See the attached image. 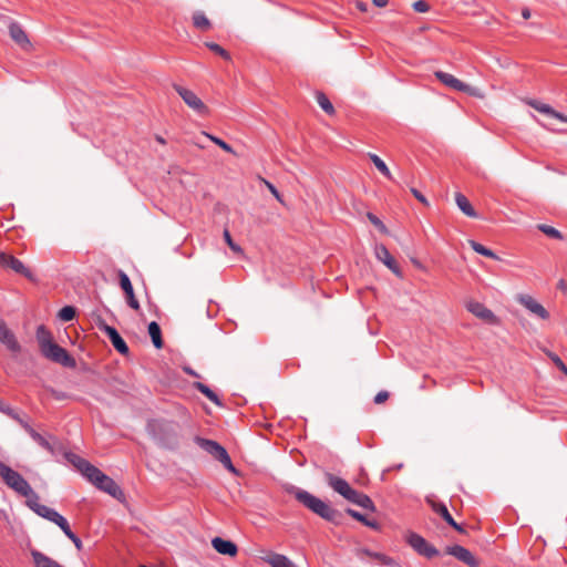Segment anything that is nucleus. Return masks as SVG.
Wrapping results in <instances>:
<instances>
[{"mask_svg": "<svg viewBox=\"0 0 567 567\" xmlns=\"http://www.w3.org/2000/svg\"><path fill=\"white\" fill-rule=\"evenodd\" d=\"M289 492L301 505L322 519L334 525L342 524L343 514L330 506L329 503L299 487L293 486Z\"/></svg>", "mask_w": 567, "mask_h": 567, "instance_id": "f257e3e1", "label": "nucleus"}, {"mask_svg": "<svg viewBox=\"0 0 567 567\" xmlns=\"http://www.w3.org/2000/svg\"><path fill=\"white\" fill-rule=\"evenodd\" d=\"M146 432L155 443L166 450L179 446V424L166 419H152L146 424Z\"/></svg>", "mask_w": 567, "mask_h": 567, "instance_id": "f03ea898", "label": "nucleus"}, {"mask_svg": "<svg viewBox=\"0 0 567 567\" xmlns=\"http://www.w3.org/2000/svg\"><path fill=\"white\" fill-rule=\"evenodd\" d=\"M37 338L40 351L44 358L55 363L62 364L65 368L75 367V359L70 355L64 348L53 342L50 333L45 331L43 326L38 328Z\"/></svg>", "mask_w": 567, "mask_h": 567, "instance_id": "7ed1b4c3", "label": "nucleus"}, {"mask_svg": "<svg viewBox=\"0 0 567 567\" xmlns=\"http://www.w3.org/2000/svg\"><path fill=\"white\" fill-rule=\"evenodd\" d=\"M195 442L205 452H207L215 460L220 462L225 466V468H227L231 473H236V468L231 462V458H230L228 452L218 442L209 440V439H204L200 436H196Z\"/></svg>", "mask_w": 567, "mask_h": 567, "instance_id": "20e7f679", "label": "nucleus"}, {"mask_svg": "<svg viewBox=\"0 0 567 567\" xmlns=\"http://www.w3.org/2000/svg\"><path fill=\"white\" fill-rule=\"evenodd\" d=\"M0 477L16 493L27 495L32 493V487L28 481L17 471L0 462Z\"/></svg>", "mask_w": 567, "mask_h": 567, "instance_id": "39448f33", "label": "nucleus"}, {"mask_svg": "<svg viewBox=\"0 0 567 567\" xmlns=\"http://www.w3.org/2000/svg\"><path fill=\"white\" fill-rule=\"evenodd\" d=\"M86 480L92 483L99 489L107 493L109 495L116 497L118 494H122L120 486L115 483L113 478L105 475L102 471H100L96 466L89 474Z\"/></svg>", "mask_w": 567, "mask_h": 567, "instance_id": "423d86ee", "label": "nucleus"}, {"mask_svg": "<svg viewBox=\"0 0 567 567\" xmlns=\"http://www.w3.org/2000/svg\"><path fill=\"white\" fill-rule=\"evenodd\" d=\"M176 93L182 97V100L185 102V104L192 109L196 114L200 116H207L209 115V109L207 105L197 96V94L186 89L182 85L174 84L173 85Z\"/></svg>", "mask_w": 567, "mask_h": 567, "instance_id": "0eeeda50", "label": "nucleus"}, {"mask_svg": "<svg viewBox=\"0 0 567 567\" xmlns=\"http://www.w3.org/2000/svg\"><path fill=\"white\" fill-rule=\"evenodd\" d=\"M406 542L419 555L424 556L427 559H432L440 555V551L433 545L416 533H409Z\"/></svg>", "mask_w": 567, "mask_h": 567, "instance_id": "6e6552de", "label": "nucleus"}, {"mask_svg": "<svg viewBox=\"0 0 567 567\" xmlns=\"http://www.w3.org/2000/svg\"><path fill=\"white\" fill-rule=\"evenodd\" d=\"M0 267L4 270H12L29 280H34L32 271L21 260L6 251H0Z\"/></svg>", "mask_w": 567, "mask_h": 567, "instance_id": "1a4fd4ad", "label": "nucleus"}, {"mask_svg": "<svg viewBox=\"0 0 567 567\" xmlns=\"http://www.w3.org/2000/svg\"><path fill=\"white\" fill-rule=\"evenodd\" d=\"M434 76L444 85L457 91L468 93L470 95H477L476 89L456 79L454 75L444 72L435 71Z\"/></svg>", "mask_w": 567, "mask_h": 567, "instance_id": "9d476101", "label": "nucleus"}, {"mask_svg": "<svg viewBox=\"0 0 567 567\" xmlns=\"http://www.w3.org/2000/svg\"><path fill=\"white\" fill-rule=\"evenodd\" d=\"M374 254L379 261L385 265L396 277L402 278L403 274L389 249L383 244H377Z\"/></svg>", "mask_w": 567, "mask_h": 567, "instance_id": "9b49d317", "label": "nucleus"}, {"mask_svg": "<svg viewBox=\"0 0 567 567\" xmlns=\"http://www.w3.org/2000/svg\"><path fill=\"white\" fill-rule=\"evenodd\" d=\"M517 301L532 315L540 319H547L549 316L548 311L534 297L529 295H518Z\"/></svg>", "mask_w": 567, "mask_h": 567, "instance_id": "f8f14e48", "label": "nucleus"}, {"mask_svg": "<svg viewBox=\"0 0 567 567\" xmlns=\"http://www.w3.org/2000/svg\"><path fill=\"white\" fill-rule=\"evenodd\" d=\"M97 322L105 330V332H106V334H107L112 346L114 347V349L117 352H120L121 354H127L130 349H128L126 342L124 341V339L118 333V331L114 327L105 324V321H97Z\"/></svg>", "mask_w": 567, "mask_h": 567, "instance_id": "ddd939ff", "label": "nucleus"}, {"mask_svg": "<svg viewBox=\"0 0 567 567\" xmlns=\"http://www.w3.org/2000/svg\"><path fill=\"white\" fill-rule=\"evenodd\" d=\"M0 342L12 353H19L21 346L14 333L6 326L4 321H0Z\"/></svg>", "mask_w": 567, "mask_h": 567, "instance_id": "4468645a", "label": "nucleus"}, {"mask_svg": "<svg viewBox=\"0 0 567 567\" xmlns=\"http://www.w3.org/2000/svg\"><path fill=\"white\" fill-rule=\"evenodd\" d=\"M446 554L455 557L460 561L466 564L470 567H477V561L473 554L461 545H453L446 547Z\"/></svg>", "mask_w": 567, "mask_h": 567, "instance_id": "2eb2a0df", "label": "nucleus"}, {"mask_svg": "<svg viewBox=\"0 0 567 567\" xmlns=\"http://www.w3.org/2000/svg\"><path fill=\"white\" fill-rule=\"evenodd\" d=\"M65 460L72 464L85 478L89 476V474L93 471L95 467L92 465L89 461L81 457L80 455L73 453V452H65L64 453Z\"/></svg>", "mask_w": 567, "mask_h": 567, "instance_id": "dca6fc26", "label": "nucleus"}, {"mask_svg": "<svg viewBox=\"0 0 567 567\" xmlns=\"http://www.w3.org/2000/svg\"><path fill=\"white\" fill-rule=\"evenodd\" d=\"M327 483L334 492L339 493L344 498L349 497L354 489L346 480L334 476L333 474H327Z\"/></svg>", "mask_w": 567, "mask_h": 567, "instance_id": "f3484780", "label": "nucleus"}, {"mask_svg": "<svg viewBox=\"0 0 567 567\" xmlns=\"http://www.w3.org/2000/svg\"><path fill=\"white\" fill-rule=\"evenodd\" d=\"M120 285H121V288L123 289V291L125 293V298H126L127 305L131 308H133V309H138V301L135 298L134 289H133V285L131 282V279L123 271L120 272Z\"/></svg>", "mask_w": 567, "mask_h": 567, "instance_id": "a211bd4d", "label": "nucleus"}, {"mask_svg": "<svg viewBox=\"0 0 567 567\" xmlns=\"http://www.w3.org/2000/svg\"><path fill=\"white\" fill-rule=\"evenodd\" d=\"M213 548L223 555L235 556L238 551L236 544L221 537H215L212 540Z\"/></svg>", "mask_w": 567, "mask_h": 567, "instance_id": "6ab92c4d", "label": "nucleus"}, {"mask_svg": "<svg viewBox=\"0 0 567 567\" xmlns=\"http://www.w3.org/2000/svg\"><path fill=\"white\" fill-rule=\"evenodd\" d=\"M9 33L12 40L22 48L31 45L29 38L22 27L18 22L9 24Z\"/></svg>", "mask_w": 567, "mask_h": 567, "instance_id": "aec40b11", "label": "nucleus"}, {"mask_svg": "<svg viewBox=\"0 0 567 567\" xmlns=\"http://www.w3.org/2000/svg\"><path fill=\"white\" fill-rule=\"evenodd\" d=\"M346 499L364 508V509H369V511L375 509L372 499L368 495H365L357 489H353L352 493L349 495V497H347Z\"/></svg>", "mask_w": 567, "mask_h": 567, "instance_id": "412c9836", "label": "nucleus"}, {"mask_svg": "<svg viewBox=\"0 0 567 567\" xmlns=\"http://www.w3.org/2000/svg\"><path fill=\"white\" fill-rule=\"evenodd\" d=\"M24 431L30 435V437L39 445L41 446L42 449H44L45 451L50 452L51 454L54 453V447L53 445L50 443V441L43 436L42 434H40L39 432H37L31 425H24Z\"/></svg>", "mask_w": 567, "mask_h": 567, "instance_id": "4be33fe9", "label": "nucleus"}, {"mask_svg": "<svg viewBox=\"0 0 567 567\" xmlns=\"http://www.w3.org/2000/svg\"><path fill=\"white\" fill-rule=\"evenodd\" d=\"M455 203H456L457 207L460 208V210L467 217H471V218L477 217L476 210L473 208V206L471 205V203L468 202L467 197L464 194L456 193L455 194Z\"/></svg>", "mask_w": 567, "mask_h": 567, "instance_id": "5701e85b", "label": "nucleus"}, {"mask_svg": "<svg viewBox=\"0 0 567 567\" xmlns=\"http://www.w3.org/2000/svg\"><path fill=\"white\" fill-rule=\"evenodd\" d=\"M31 556L35 567H63L58 561L37 549L31 550Z\"/></svg>", "mask_w": 567, "mask_h": 567, "instance_id": "b1692460", "label": "nucleus"}, {"mask_svg": "<svg viewBox=\"0 0 567 567\" xmlns=\"http://www.w3.org/2000/svg\"><path fill=\"white\" fill-rule=\"evenodd\" d=\"M264 560L271 567H298L287 556L277 553L270 554Z\"/></svg>", "mask_w": 567, "mask_h": 567, "instance_id": "393cba45", "label": "nucleus"}, {"mask_svg": "<svg viewBox=\"0 0 567 567\" xmlns=\"http://www.w3.org/2000/svg\"><path fill=\"white\" fill-rule=\"evenodd\" d=\"M151 340L156 349H162L164 346V341L162 338V329L158 326L157 321H150L147 328Z\"/></svg>", "mask_w": 567, "mask_h": 567, "instance_id": "a878e982", "label": "nucleus"}, {"mask_svg": "<svg viewBox=\"0 0 567 567\" xmlns=\"http://www.w3.org/2000/svg\"><path fill=\"white\" fill-rule=\"evenodd\" d=\"M467 309L471 313L480 319H495L492 311H489L487 308H485L484 305L480 302H468Z\"/></svg>", "mask_w": 567, "mask_h": 567, "instance_id": "bb28decb", "label": "nucleus"}, {"mask_svg": "<svg viewBox=\"0 0 567 567\" xmlns=\"http://www.w3.org/2000/svg\"><path fill=\"white\" fill-rule=\"evenodd\" d=\"M40 509L42 512L39 516L54 523L59 527L62 526L66 522L65 517H63L61 514H59L55 509H53L51 507L47 506L45 508H40Z\"/></svg>", "mask_w": 567, "mask_h": 567, "instance_id": "cd10ccee", "label": "nucleus"}, {"mask_svg": "<svg viewBox=\"0 0 567 567\" xmlns=\"http://www.w3.org/2000/svg\"><path fill=\"white\" fill-rule=\"evenodd\" d=\"M368 156L371 159V162L374 164V166L378 168V171L385 178H388L390 181L393 179L392 174H391L388 165L385 164V162L381 157H379L377 154H373V153H369Z\"/></svg>", "mask_w": 567, "mask_h": 567, "instance_id": "c85d7f7f", "label": "nucleus"}, {"mask_svg": "<svg viewBox=\"0 0 567 567\" xmlns=\"http://www.w3.org/2000/svg\"><path fill=\"white\" fill-rule=\"evenodd\" d=\"M432 509L437 514L440 515L444 522L449 525V523H451L454 518L452 517V515L450 514L446 505L442 502H433V501H429Z\"/></svg>", "mask_w": 567, "mask_h": 567, "instance_id": "c756f323", "label": "nucleus"}, {"mask_svg": "<svg viewBox=\"0 0 567 567\" xmlns=\"http://www.w3.org/2000/svg\"><path fill=\"white\" fill-rule=\"evenodd\" d=\"M196 390H198L202 394H204L209 401L215 403L216 405H221V401L218 395L206 384L202 382L194 383Z\"/></svg>", "mask_w": 567, "mask_h": 567, "instance_id": "7c9ffc66", "label": "nucleus"}, {"mask_svg": "<svg viewBox=\"0 0 567 567\" xmlns=\"http://www.w3.org/2000/svg\"><path fill=\"white\" fill-rule=\"evenodd\" d=\"M24 497H27V505L30 509H32L35 514L40 515L41 514V509L40 508H45L47 506L45 505H42L39 503V495L32 489V493L31 494H27V495H23Z\"/></svg>", "mask_w": 567, "mask_h": 567, "instance_id": "2f4dec72", "label": "nucleus"}, {"mask_svg": "<svg viewBox=\"0 0 567 567\" xmlns=\"http://www.w3.org/2000/svg\"><path fill=\"white\" fill-rule=\"evenodd\" d=\"M470 246L475 252H477L482 256H485V257H488V258H492L495 260H499V257L493 250H491L489 248H486L485 246H483L482 244H480L475 240H470Z\"/></svg>", "mask_w": 567, "mask_h": 567, "instance_id": "473e14b6", "label": "nucleus"}, {"mask_svg": "<svg viewBox=\"0 0 567 567\" xmlns=\"http://www.w3.org/2000/svg\"><path fill=\"white\" fill-rule=\"evenodd\" d=\"M346 513L349 516H351L352 518H354L355 520L361 522L363 525H365L368 527L378 528L377 522L368 519L365 515L361 514L360 512H358L355 509L347 508Z\"/></svg>", "mask_w": 567, "mask_h": 567, "instance_id": "72a5a7b5", "label": "nucleus"}, {"mask_svg": "<svg viewBox=\"0 0 567 567\" xmlns=\"http://www.w3.org/2000/svg\"><path fill=\"white\" fill-rule=\"evenodd\" d=\"M362 554L373 558V559H378L381 564L385 565V566H395V561L393 558L384 555V554H381V553H374V551H371L370 549H362Z\"/></svg>", "mask_w": 567, "mask_h": 567, "instance_id": "f704fd0d", "label": "nucleus"}, {"mask_svg": "<svg viewBox=\"0 0 567 567\" xmlns=\"http://www.w3.org/2000/svg\"><path fill=\"white\" fill-rule=\"evenodd\" d=\"M193 23L197 29L208 30L210 28V21L207 19L204 12L196 11L193 14Z\"/></svg>", "mask_w": 567, "mask_h": 567, "instance_id": "c9c22d12", "label": "nucleus"}, {"mask_svg": "<svg viewBox=\"0 0 567 567\" xmlns=\"http://www.w3.org/2000/svg\"><path fill=\"white\" fill-rule=\"evenodd\" d=\"M316 99L320 107L329 115L334 113V107L328 96L322 92L316 93Z\"/></svg>", "mask_w": 567, "mask_h": 567, "instance_id": "e433bc0d", "label": "nucleus"}, {"mask_svg": "<svg viewBox=\"0 0 567 567\" xmlns=\"http://www.w3.org/2000/svg\"><path fill=\"white\" fill-rule=\"evenodd\" d=\"M60 528L62 529V532L64 533V535L74 544V546L76 547L78 550H81L82 549V540L79 536H76L70 525H69V522L66 520L62 526H60Z\"/></svg>", "mask_w": 567, "mask_h": 567, "instance_id": "4c0bfd02", "label": "nucleus"}, {"mask_svg": "<svg viewBox=\"0 0 567 567\" xmlns=\"http://www.w3.org/2000/svg\"><path fill=\"white\" fill-rule=\"evenodd\" d=\"M206 48L213 51L215 54L221 56L224 60L229 61L231 59L230 53L226 51L223 47L215 42H206Z\"/></svg>", "mask_w": 567, "mask_h": 567, "instance_id": "58836bf2", "label": "nucleus"}, {"mask_svg": "<svg viewBox=\"0 0 567 567\" xmlns=\"http://www.w3.org/2000/svg\"><path fill=\"white\" fill-rule=\"evenodd\" d=\"M537 228L550 238L559 240L563 239V234L553 226L540 224L537 226Z\"/></svg>", "mask_w": 567, "mask_h": 567, "instance_id": "ea45409f", "label": "nucleus"}, {"mask_svg": "<svg viewBox=\"0 0 567 567\" xmlns=\"http://www.w3.org/2000/svg\"><path fill=\"white\" fill-rule=\"evenodd\" d=\"M76 316V309L73 306H64L56 313L55 319H74Z\"/></svg>", "mask_w": 567, "mask_h": 567, "instance_id": "a19ab883", "label": "nucleus"}, {"mask_svg": "<svg viewBox=\"0 0 567 567\" xmlns=\"http://www.w3.org/2000/svg\"><path fill=\"white\" fill-rule=\"evenodd\" d=\"M223 236H224V239H225L226 244L228 245V247H229L234 252H236V254H240V252H243L241 247L233 240L231 235H230V233H229V230H228V229H225V230H224Z\"/></svg>", "mask_w": 567, "mask_h": 567, "instance_id": "79ce46f5", "label": "nucleus"}, {"mask_svg": "<svg viewBox=\"0 0 567 567\" xmlns=\"http://www.w3.org/2000/svg\"><path fill=\"white\" fill-rule=\"evenodd\" d=\"M6 415L18 422L23 430L24 425H30V423L21 417L20 414L11 406L7 409Z\"/></svg>", "mask_w": 567, "mask_h": 567, "instance_id": "37998d69", "label": "nucleus"}, {"mask_svg": "<svg viewBox=\"0 0 567 567\" xmlns=\"http://www.w3.org/2000/svg\"><path fill=\"white\" fill-rule=\"evenodd\" d=\"M529 105L535 109L536 111H538L539 113H543V114H546V115H549V113H551V106L548 105V104H545V103H542V102H538V101H530L529 102Z\"/></svg>", "mask_w": 567, "mask_h": 567, "instance_id": "c03bdc74", "label": "nucleus"}, {"mask_svg": "<svg viewBox=\"0 0 567 567\" xmlns=\"http://www.w3.org/2000/svg\"><path fill=\"white\" fill-rule=\"evenodd\" d=\"M207 136L216 144L218 145L221 150H224L225 152L227 153H234V150L233 147L226 143L225 141H223L221 138L219 137H216V136H213V135H209L207 134Z\"/></svg>", "mask_w": 567, "mask_h": 567, "instance_id": "a18cd8bd", "label": "nucleus"}, {"mask_svg": "<svg viewBox=\"0 0 567 567\" xmlns=\"http://www.w3.org/2000/svg\"><path fill=\"white\" fill-rule=\"evenodd\" d=\"M554 364L565 374L567 375V365L563 362V360L555 353L548 354Z\"/></svg>", "mask_w": 567, "mask_h": 567, "instance_id": "49530a36", "label": "nucleus"}, {"mask_svg": "<svg viewBox=\"0 0 567 567\" xmlns=\"http://www.w3.org/2000/svg\"><path fill=\"white\" fill-rule=\"evenodd\" d=\"M413 9L416 12L424 13L430 10V4L425 0H417L413 3Z\"/></svg>", "mask_w": 567, "mask_h": 567, "instance_id": "de8ad7c7", "label": "nucleus"}, {"mask_svg": "<svg viewBox=\"0 0 567 567\" xmlns=\"http://www.w3.org/2000/svg\"><path fill=\"white\" fill-rule=\"evenodd\" d=\"M367 217L368 219L374 225L377 226L378 228H380L381 230H385V226L384 224L379 219L378 216H375L374 214L372 213H368L367 214Z\"/></svg>", "mask_w": 567, "mask_h": 567, "instance_id": "09e8293b", "label": "nucleus"}, {"mask_svg": "<svg viewBox=\"0 0 567 567\" xmlns=\"http://www.w3.org/2000/svg\"><path fill=\"white\" fill-rule=\"evenodd\" d=\"M410 190H411L412 195H413V196H414V197H415L420 203H422V204H423V205H425V206H429V205H430V204H429V200L425 198V196H424L420 190H417V189H416V188H414V187H411V189H410Z\"/></svg>", "mask_w": 567, "mask_h": 567, "instance_id": "8fccbe9b", "label": "nucleus"}, {"mask_svg": "<svg viewBox=\"0 0 567 567\" xmlns=\"http://www.w3.org/2000/svg\"><path fill=\"white\" fill-rule=\"evenodd\" d=\"M265 184L267 186V188L270 190V193L279 200V202H282L281 199V196L278 192V189L276 188V186L274 184H271L270 182L268 181H265Z\"/></svg>", "mask_w": 567, "mask_h": 567, "instance_id": "3c124183", "label": "nucleus"}, {"mask_svg": "<svg viewBox=\"0 0 567 567\" xmlns=\"http://www.w3.org/2000/svg\"><path fill=\"white\" fill-rule=\"evenodd\" d=\"M389 398V393L386 391H380L375 396H374V403L375 404H381L383 402H385Z\"/></svg>", "mask_w": 567, "mask_h": 567, "instance_id": "603ef678", "label": "nucleus"}, {"mask_svg": "<svg viewBox=\"0 0 567 567\" xmlns=\"http://www.w3.org/2000/svg\"><path fill=\"white\" fill-rule=\"evenodd\" d=\"M550 117H554L560 122H564V123H567V115L560 113V112H557L556 110L551 109V113H549Z\"/></svg>", "mask_w": 567, "mask_h": 567, "instance_id": "864d4df0", "label": "nucleus"}, {"mask_svg": "<svg viewBox=\"0 0 567 567\" xmlns=\"http://www.w3.org/2000/svg\"><path fill=\"white\" fill-rule=\"evenodd\" d=\"M355 7L358 10L365 12L368 10V4L363 1H357Z\"/></svg>", "mask_w": 567, "mask_h": 567, "instance_id": "5fc2aeb1", "label": "nucleus"}, {"mask_svg": "<svg viewBox=\"0 0 567 567\" xmlns=\"http://www.w3.org/2000/svg\"><path fill=\"white\" fill-rule=\"evenodd\" d=\"M449 526H451L452 528L460 533L464 532L463 527L460 524H457L454 519L451 523H449Z\"/></svg>", "mask_w": 567, "mask_h": 567, "instance_id": "6e6d98bb", "label": "nucleus"}, {"mask_svg": "<svg viewBox=\"0 0 567 567\" xmlns=\"http://www.w3.org/2000/svg\"><path fill=\"white\" fill-rule=\"evenodd\" d=\"M372 2L378 8H383L388 4V0H372Z\"/></svg>", "mask_w": 567, "mask_h": 567, "instance_id": "4d7b16f0", "label": "nucleus"}, {"mask_svg": "<svg viewBox=\"0 0 567 567\" xmlns=\"http://www.w3.org/2000/svg\"><path fill=\"white\" fill-rule=\"evenodd\" d=\"M530 16H532V12H530V10H529L528 8H524V9L522 10V17H523L525 20L529 19V18H530Z\"/></svg>", "mask_w": 567, "mask_h": 567, "instance_id": "13d9d810", "label": "nucleus"}, {"mask_svg": "<svg viewBox=\"0 0 567 567\" xmlns=\"http://www.w3.org/2000/svg\"><path fill=\"white\" fill-rule=\"evenodd\" d=\"M8 408H10V405L6 404L2 400H0V412L6 414Z\"/></svg>", "mask_w": 567, "mask_h": 567, "instance_id": "bf43d9fd", "label": "nucleus"}, {"mask_svg": "<svg viewBox=\"0 0 567 567\" xmlns=\"http://www.w3.org/2000/svg\"><path fill=\"white\" fill-rule=\"evenodd\" d=\"M184 371L192 377H198V374L192 368H184Z\"/></svg>", "mask_w": 567, "mask_h": 567, "instance_id": "052dcab7", "label": "nucleus"}, {"mask_svg": "<svg viewBox=\"0 0 567 567\" xmlns=\"http://www.w3.org/2000/svg\"><path fill=\"white\" fill-rule=\"evenodd\" d=\"M558 288L561 289V290H566L567 289L566 282L564 280H559Z\"/></svg>", "mask_w": 567, "mask_h": 567, "instance_id": "680f3d73", "label": "nucleus"}, {"mask_svg": "<svg viewBox=\"0 0 567 567\" xmlns=\"http://www.w3.org/2000/svg\"><path fill=\"white\" fill-rule=\"evenodd\" d=\"M156 141L161 144H165V140L159 135L156 136Z\"/></svg>", "mask_w": 567, "mask_h": 567, "instance_id": "e2e57ef3", "label": "nucleus"}]
</instances>
